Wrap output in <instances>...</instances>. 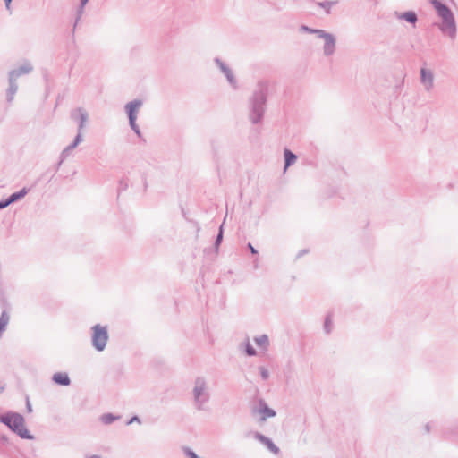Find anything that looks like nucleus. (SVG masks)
Returning <instances> with one entry per match:
<instances>
[{"mask_svg": "<svg viewBox=\"0 0 458 458\" xmlns=\"http://www.w3.org/2000/svg\"><path fill=\"white\" fill-rule=\"evenodd\" d=\"M432 4L434 5L438 15L443 20L441 30L445 33L453 37L455 33V23L452 12L449 10L448 7H446L445 4H441L437 0H432Z\"/></svg>", "mask_w": 458, "mask_h": 458, "instance_id": "obj_1", "label": "nucleus"}, {"mask_svg": "<svg viewBox=\"0 0 458 458\" xmlns=\"http://www.w3.org/2000/svg\"><path fill=\"white\" fill-rule=\"evenodd\" d=\"M2 421L7 425L13 432L19 434L21 438H32L28 429L25 428V420L21 415L11 414L2 417Z\"/></svg>", "mask_w": 458, "mask_h": 458, "instance_id": "obj_2", "label": "nucleus"}, {"mask_svg": "<svg viewBox=\"0 0 458 458\" xmlns=\"http://www.w3.org/2000/svg\"><path fill=\"white\" fill-rule=\"evenodd\" d=\"M107 338V331L106 327L101 326L93 327L92 343L98 351L101 352L105 349Z\"/></svg>", "mask_w": 458, "mask_h": 458, "instance_id": "obj_3", "label": "nucleus"}, {"mask_svg": "<svg viewBox=\"0 0 458 458\" xmlns=\"http://www.w3.org/2000/svg\"><path fill=\"white\" fill-rule=\"evenodd\" d=\"M318 35V37L324 38L325 40V53L329 55L332 54L335 48V39L332 35L326 33L323 30H311Z\"/></svg>", "mask_w": 458, "mask_h": 458, "instance_id": "obj_4", "label": "nucleus"}, {"mask_svg": "<svg viewBox=\"0 0 458 458\" xmlns=\"http://www.w3.org/2000/svg\"><path fill=\"white\" fill-rule=\"evenodd\" d=\"M140 104H141L140 102L135 101V102H131L126 106V107L128 109V113H129L130 123L133 129H135V120H136L137 113L140 106Z\"/></svg>", "mask_w": 458, "mask_h": 458, "instance_id": "obj_5", "label": "nucleus"}, {"mask_svg": "<svg viewBox=\"0 0 458 458\" xmlns=\"http://www.w3.org/2000/svg\"><path fill=\"white\" fill-rule=\"evenodd\" d=\"M28 193V190L23 188L19 192L13 193L10 198L4 201L0 202V209L6 208L11 203L23 198Z\"/></svg>", "mask_w": 458, "mask_h": 458, "instance_id": "obj_6", "label": "nucleus"}, {"mask_svg": "<svg viewBox=\"0 0 458 458\" xmlns=\"http://www.w3.org/2000/svg\"><path fill=\"white\" fill-rule=\"evenodd\" d=\"M256 437L265 445H267V449L270 450L274 454L279 453V448L274 445L271 439L267 438L265 436L257 433Z\"/></svg>", "mask_w": 458, "mask_h": 458, "instance_id": "obj_7", "label": "nucleus"}, {"mask_svg": "<svg viewBox=\"0 0 458 458\" xmlns=\"http://www.w3.org/2000/svg\"><path fill=\"white\" fill-rule=\"evenodd\" d=\"M54 381L55 382V384H59V385H62V386H67L70 384V378H69V376H67L65 373L64 372H57L54 375Z\"/></svg>", "mask_w": 458, "mask_h": 458, "instance_id": "obj_8", "label": "nucleus"}, {"mask_svg": "<svg viewBox=\"0 0 458 458\" xmlns=\"http://www.w3.org/2000/svg\"><path fill=\"white\" fill-rule=\"evenodd\" d=\"M421 79L423 83L428 84V87H431L433 82L432 73L426 69H421Z\"/></svg>", "mask_w": 458, "mask_h": 458, "instance_id": "obj_9", "label": "nucleus"}, {"mask_svg": "<svg viewBox=\"0 0 458 458\" xmlns=\"http://www.w3.org/2000/svg\"><path fill=\"white\" fill-rule=\"evenodd\" d=\"M284 157H285L284 169H286L288 166H290L292 164H293L297 159V157L288 149L284 150Z\"/></svg>", "mask_w": 458, "mask_h": 458, "instance_id": "obj_10", "label": "nucleus"}, {"mask_svg": "<svg viewBox=\"0 0 458 458\" xmlns=\"http://www.w3.org/2000/svg\"><path fill=\"white\" fill-rule=\"evenodd\" d=\"M10 321V317L7 315L6 312L2 313V316H0V335L3 334L5 330V327Z\"/></svg>", "mask_w": 458, "mask_h": 458, "instance_id": "obj_11", "label": "nucleus"}, {"mask_svg": "<svg viewBox=\"0 0 458 458\" xmlns=\"http://www.w3.org/2000/svg\"><path fill=\"white\" fill-rule=\"evenodd\" d=\"M400 17L411 23H415L417 21V16L415 14V13H413V12L404 13Z\"/></svg>", "mask_w": 458, "mask_h": 458, "instance_id": "obj_12", "label": "nucleus"}, {"mask_svg": "<svg viewBox=\"0 0 458 458\" xmlns=\"http://www.w3.org/2000/svg\"><path fill=\"white\" fill-rule=\"evenodd\" d=\"M256 343L261 349L266 350L268 345V338L267 335H260L259 338H256Z\"/></svg>", "mask_w": 458, "mask_h": 458, "instance_id": "obj_13", "label": "nucleus"}, {"mask_svg": "<svg viewBox=\"0 0 458 458\" xmlns=\"http://www.w3.org/2000/svg\"><path fill=\"white\" fill-rule=\"evenodd\" d=\"M261 419L266 420L268 417H274L275 411L272 409L269 408H264L260 410Z\"/></svg>", "mask_w": 458, "mask_h": 458, "instance_id": "obj_14", "label": "nucleus"}, {"mask_svg": "<svg viewBox=\"0 0 458 458\" xmlns=\"http://www.w3.org/2000/svg\"><path fill=\"white\" fill-rule=\"evenodd\" d=\"M101 420L106 423H111L114 421V418L113 417V415H105L101 417Z\"/></svg>", "mask_w": 458, "mask_h": 458, "instance_id": "obj_15", "label": "nucleus"}, {"mask_svg": "<svg viewBox=\"0 0 458 458\" xmlns=\"http://www.w3.org/2000/svg\"><path fill=\"white\" fill-rule=\"evenodd\" d=\"M202 391H203V387L202 386H196L194 388V393H195L196 398H199L200 396Z\"/></svg>", "mask_w": 458, "mask_h": 458, "instance_id": "obj_16", "label": "nucleus"}, {"mask_svg": "<svg viewBox=\"0 0 458 458\" xmlns=\"http://www.w3.org/2000/svg\"><path fill=\"white\" fill-rule=\"evenodd\" d=\"M246 352L250 356H252L255 354V351L253 350L252 346L250 344H247V346H246Z\"/></svg>", "mask_w": 458, "mask_h": 458, "instance_id": "obj_17", "label": "nucleus"}, {"mask_svg": "<svg viewBox=\"0 0 458 458\" xmlns=\"http://www.w3.org/2000/svg\"><path fill=\"white\" fill-rule=\"evenodd\" d=\"M333 4V3H330V2H327V3H325V4H319L320 6L324 7L327 9V11L329 10L330 6Z\"/></svg>", "mask_w": 458, "mask_h": 458, "instance_id": "obj_18", "label": "nucleus"}, {"mask_svg": "<svg viewBox=\"0 0 458 458\" xmlns=\"http://www.w3.org/2000/svg\"><path fill=\"white\" fill-rule=\"evenodd\" d=\"M260 372H261V377H263L264 378H267L268 377V373H267V369H261Z\"/></svg>", "mask_w": 458, "mask_h": 458, "instance_id": "obj_19", "label": "nucleus"}, {"mask_svg": "<svg viewBox=\"0 0 458 458\" xmlns=\"http://www.w3.org/2000/svg\"><path fill=\"white\" fill-rule=\"evenodd\" d=\"M188 455H189V458H198L197 455L195 454H193L192 452H189Z\"/></svg>", "mask_w": 458, "mask_h": 458, "instance_id": "obj_20", "label": "nucleus"}, {"mask_svg": "<svg viewBox=\"0 0 458 458\" xmlns=\"http://www.w3.org/2000/svg\"><path fill=\"white\" fill-rule=\"evenodd\" d=\"M250 250H251V253H252L253 255L257 254V251L254 250V248H253L250 244Z\"/></svg>", "mask_w": 458, "mask_h": 458, "instance_id": "obj_21", "label": "nucleus"}, {"mask_svg": "<svg viewBox=\"0 0 458 458\" xmlns=\"http://www.w3.org/2000/svg\"><path fill=\"white\" fill-rule=\"evenodd\" d=\"M222 238V229H220V233L217 236V241H220Z\"/></svg>", "mask_w": 458, "mask_h": 458, "instance_id": "obj_22", "label": "nucleus"}, {"mask_svg": "<svg viewBox=\"0 0 458 458\" xmlns=\"http://www.w3.org/2000/svg\"><path fill=\"white\" fill-rule=\"evenodd\" d=\"M7 6H9L12 0H4Z\"/></svg>", "mask_w": 458, "mask_h": 458, "instance_id": "obj_23", "label": "nucleus"}, {"mask_svg": "<svg viewBox=\"0 0 458 458\" xmlns=\"http://www.w3.org/2000/svg\"><path fill=\"white\" fill-rule=\"evenodd\" d=\"M89 0H81L82 5L86 4Z\"/></svg>", "mask_w": 458, "mask_h": 458, "instance_id": "obj_24", "label": "nucleus"}, {"mask_svg": "<svg viewBox=\"0 0 458 458\" xmlns=\"http://www.w3.org/2000/svg\"><path fill=\"white\" fill-rule=\"evenodd\" d=\"M136 420H137V418L135 417V418H133V419H131V420H130V423H131V422H133V421H136Z\"/></svg>", "mask_w": 458, "mask_h": 458, "instance_id": "obj_25", "label": "nucleus"}, {"mask_svg": "<svg viewBox=\"0 0 458 458\" xmlns=\"http://www.w3.org/2000/svg\"><path fill=\"white\" fill-rule=\"evenodd\" d=\"M90 458H98V456H92V457H90Z\"/></svg>", "mask_w": 458, "mask_h": 458, "instance_id": "obj_26", "label": "nucleus"}]
</instances>
